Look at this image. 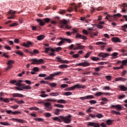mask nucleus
Returning a JSON list of instances; mask_svg holds the SVG:
<instances>
[{
    "label": "nucleus",
    "instance_id": "nucleus-42",
    "mask_svg": "<svg viewBox=\"0 0 127 127\" xmlns=\"http://www.w3.org/2000/svg\"><path fill=\"white\" fill-rule=\"evenodd\" d=\"M30 54H39V51L37 50H34L33 52H30Z\"/></svg>",
    "mask_w": 127,
    "mask_h": 127
},
{
    "label": "nucleus",
    "instance_id": "nucleus-20",
    "mask_svg": "<svg viewBox=\"0 0 127 127\" xmlns=\"http://www.w3.org/2000/svg\"><path fill=\"white\" fill-rule=\"evenodd\" d=\"M12 96L14 97V98H16L17 97L20 98H23V97H24V95L19 93H13L12 94Z\"/></svg>",
    "mask_w": 127,
    "mask_h": 127
},
{
    "label": "nucleus",
    "instance_id": "nucleus-10",
    "mask_svg": "<svg viewBox=\"0 0 127 127\" xmlns=\"http://www.w3.org/2000/svg\"><path fill=\"white\" fill-rule=\"evenodd\" d=\"M98 56H99V57H102V60H104V58H106L108 56H110V54L107 53H99L98 54Z\"/></svg>",
    "mask_w": 127,
    "mask_h": 127
},
{
    "label": "nucleus",
    "instance_id": "nucleus-31",
    "mask_svg": "<svg viewBox=\"0 0 127 127\" xmlns=\"http://www.w3.org/2000/svg\"><path fill=\"white\" fill-rule=\"evenodd\" d=\"M62 111H63V110L56 109L55 112V113H54V114L56 116H59V115H60V112H62Z\"/></svg>",
    "mask_w": 127,
    "mask_h": 127
},
{
    "label": "nucleus",
    "instance_id": "nucleus-52",
    "mask_svg": "<svg viewBox=\"0 0 127 127\" xmlns=\"http://www.w3.org/2000/svg\"><path fill=\"white\" fill-rule=\"evenodd\" d=\"M77 7H81V3H78V6H74V10L75 11H78Z\"/></svg>",
    "mask_w": 127,
    "mask_h": 127
},
{
    "label": "nucleus",
    "instance_id": "nucleus-8",
    "mask_svg": "<svg viewBox=\"0 0 127 127\" xmlns=\"http://www.w3.org/2000/svg\"><path fill=\"white\" fill-rule=\"evenodd\" d=\"M30 61H32V63L31 64V65H32V64L38 65L44 62V61L43 59L37 60L35 59H31Z\"/></svg>",
    "mask_w": 127,
    "mask_h": 127
},
{
    "label": "nucleus",
    "instance_id": "nucleus-56",
    "mask_svg": "<svg viewBox=\"0 0 127 127\" xmlns=\"http://www.w3.org/2000/svg\"><path fill=\"white\" fill-rule=\"evenodd\" d=\"M46 76H47L46 74L41 73L39 74V77L41 78H44V77H46Z\"/></svg>",
    "mask_w": 127,
    "mask_h": 127
},
{
    "label": "nucleus",
    "instance_id": "nucleus-11",
    "mask_svg": "<svg viewBox=\"0 0 127 127\" xmlns=\"http://www.w3.org/2000/svg\"><path fill=\"white\" fill-rule=\"evenodd\" d=\"M87 126L93 127H100V125H99L98 123H95L94 122H88Z\"/></svg>",
    "mask_w": 127,
    "mask_h": 127
},
{
    "label": "nucleus",
    "instance_id": "nucleus-58",
    "mask_svg": "<svg viewBox=\"0 0 127 127\" xmlns=\"http://www.w3.org/2000/svg\"><path fill=\"white\" fill-rule=\"evenodd\" d=\"M89 103L91 105H94V104H97V101L96 100H90Z\"/></svg>",
    "mask_w": 127,
    "mask_h": 127
},
{
    "label": "nucleus",
    "instance_id": "nucleus-3",
    "mask_svg": "<svg viewBox=\"0 0 127 127\" xmlns=\"http://www.w3.org/2000/svg\"><path fill=\"white\" fill-rule=\"evenodd\" d=\"M39 104H44L45 106L44 109L46 111L51 112V111H52V109H53V107H52V106L51 105V103H50L40 102H39Z\"/></svg>",
    "mask_w": 127,
    "mask_h": 127
},
{
    "label": "nucleus",
    "instance_id": "nucleus-18",
    "mask_svg": "<svg viewBox=\"0 0 127 127\" xmlns=\"http://www.w3.org/2000/svg\"><path fill=\"white\" fill-rule=\"evenodd\" d=\"M62 117V116H60L59 117H54L53 118L52 120L53 121L59 122V123H62V120H61V117Z\"/></svg>",
    "mask_w": 127,
    "mask_h": 127
},
{
    "label": "nucleus",
    "instance_id": "nucleus-12",
    "mask_svg": "<svg viewBox=\"0 0 127 127\" xmlns=\"http://www.w3.org/2000/svg\"><path fill=\"white\" fill-rule=\"evenodd\" d=\"M96 45H101L100 47L102 49V50H104V48L106 47L107 44L102 42H98L96 43Z\"/></svg>",
    "mask_w": 127,
    "mask_h": 127
},
{
    "label": "nucleus",
    "instance_id": "nucleus-17",
    "mask_svg": "<svg viewBox=\"0 0 127 127\" xmlns=\"http://www.w3.org/2000/svg\"><path fill=\"white\" fill-rule=\"evenodd\" d=\"M78 66H82L83 67H87L90 66V63L88 62L80 63L77 64Z\"/></svg>",
    "mask_w": 127,
    "mask_h": 127
},
{
    "label": "nucleus",
    "instance_id": "nucleus-47",
    "mask_svg": "<svg viewBox=\"0 0 127 127\" xmlns=\"http://www.w3.org/2000/svg\"><path fill=\"white\" fill-rule=\"evenodd\" d=\"M0 125H2V126H10V124L7 122H0Z\"/></svg>",
    "mask_w": 127,
    "mask_h": 127
},
{
    "label": "nucleus",
    "instance_id": "nucleus-34",
    "mask_svg": "<svg viewBox=\"0 0 127 127\" xmlns=\"http://www.w3.org/2000/svg\"><path fill=\"white\" fill-rule=\"evenodd\" d=\"M122 30L124 32H127V24H125L124 25L122 26Z\"/></svg>",
    "mask_w": 127,
    "mask_h": 127
},
{
    "label": "nucleus",
    "instance_id": "nucleus-24",
    "mask_svg": "<svg viewBox=\"0 0 127 127\" xmlns=\"http://www.w3.org/2000/svg\"><path fill=\"white\" fill-rule=\"evenodd\" d=\"M102 95H110V93H104L103 92H97L95 94V96L96 97H100V96H102Z\"/></svg>",
    "mask_w": 127,
    "mask_h": 127
},
{
    "label": "nucleus",
    "instance_id": "nucleus-2",
    "mask_svg": "<svg viewBox=\"0 0 127 127\" xmlns=\"http://www.w3.org/2000/svg\"><path fill=\"white\" fill-rule=\"evenodd\" d=\"M60 28H66V29H71L72 27L67 25V21L65 20H61L60 23Z\"/></svg>",
    "mask_w": 127,
    "mask_h": 127
},
{
    "label": "nucleus",
    "instance_id": "nucleus-13",
    "mask_svg": "<svg viewBox=\"0 0 127 127\" xmlns=\"http://www.w3.org/2000/svg\"><path fill=\"white\" fill-rule=\"evenodd\" d=\"M15 13V11L12 10H10L8 12V14H11V16L8 17V19L14 18V14Z\"/></svg>",
    "mask_w": 127,
    "mask_h": 127
},
{
    "label": "nucleus",
    "instance_id": "nucleus-41",
    "mask_svg": "<svg viewBox=\"0 0 127 127\" xmlns=\"http://www.w3.org/2000/svg\"><path fill=\"white\" fill-rule=\"evenodd\" d=\"M50 86L51 87V88H56V86H57V84H56V83H50Z\"/></svg>",
    "mask_w": 127,
    "mask_h": 127
},
{
    "label": "nucleus",
    "instance_id": "nucleus-30",
    "mask_svg": "<svg viewBox=\"0 0 127 127\" xmlns=\"http://www.w3.org/2000/svg\"><path fill=\"white\" fill-rule=\"evenodd\" d=\"M0 101H3L4 103H9L10 102L9 99L2 97H0Z\"/></svg>",
    "mask_w": 127,
    "mask_h": 127
},
{
    "label": "nucleus",
    "instance_id": "nucleus-9",
    "mask_svg": "<svg viewBox=\"0 0 127 127\" xmlns=\"http://www.w3.org/2000/svg\"><path fill=\"white\" fill-rule=\"evenodd\" d=\"M23 81L22 80H12L10 81V83L11 84H15V86H20V87H21V86H23L21 83H22Z\"/></svg>",
    "mask_w": 127,
    "mask_h": 127
},
{
    "label": "nucleus",
    "instance_id": "nucleus-45",
    "mask_svg": "<svg viewBox=\"0 0 127 127\" xmlns=\"http://www.w3.org/2000/svg\"><path fill=\"white\" fill-rule=\"evenodd\" d=\"M31 111H39V108L36 107H31L29 108Z\"/></svg>",
    "mask_w": 127,
    "mask_h": 127
},
{
    "label": "nucleus",
    "instance_id": "nucleus-6",
    "mask_svg": "<svg viewBox=\"0 0 127 127\" xmlns=\"http://www.w3.org/2000/svg\"><path fill=\"white\" fill-rule=\"evenodd\" d=\"M62 72H61V71H57L55 72L53 74H50V75L47 77H45L44 78V80H53V77L55 76H59V75H60V74H61Z\"/></svg>",
    "mask_w": 127,
    "mask_h": 127
},
{
    "label": "nucleus",
    "instance_id": "nucleus-16",
    "mask_svg": "<svg viewBox=\"0 0 127 127\" xmlns=\"http://www.w3.org/2000/svg\"><path fill=\"white\" fill-rule=\"evenodd\" d=\"M32 42L30 41L27 42L26 43H24L22 44V46H24V47H27V48H29V47H30V45H33Z\"/></svg>",
    "mask_w": 127,
    "mask_h": 127
},
{
    "label": "nucleus",
    "instance_id": "nucleus-5",
    "mask_svg": "<svg viewBox=\"0 0 127 127\" xmlns=\"http://www.w3.org/2000/svg\"><path fill=\"white\" fill-rule=\"evenodd\" d=\"M71 115H68L65 117L64 116H62L60 117V118L64 124H70L71 123Z\"/></svg>",
    "mask_w": 127,
    "mask_h": 127
},
{
    "label": "nucleus",
    "instance_id": "nucleus-29",
    "mask_svg": "<svg viewBox=\"0 0 127 127\" xmlns=\"http://www.w3.org/2000/svg\"><path fill=\"white\" fill-rule=\"evenodd\" d=\"M112 40L113 42H121V39L118 37H114L112 38Z\"/></svg>",
    "mask_w": 127,
    "mask_h": 127
},
{
    "label": "nucleus",
    "instance_id": "nucleus-54",
    "mask_svg": "<svg viewBox=\"0 0 127 127\" xmlns=\"http://www.w3.org/2000/svg\"><path fill=\"white\" fill-rule=\"evenodd\" d=\"M90 54H92V52L87 53L86 55L84 56V58H89Z\"/></svg>",
    "mask_w": 127,
    "mask_h": 127
},
{
    "label": "nucleus",
    "instance_id": "nucleus-62",
    "mask_svg": "<svg viewBox=\"0 0 127 127\" xmlns=\"http://www.w3.org/2000/svg\"><path fill=\"white\" fill-rule=\"evenodd\" d=\"M43 20L44 21H45V22H46L47 23L50 21V19L49 18H44L43 19Z\"/></svg>",
    "mask_w": 127,
    "mask_h": 127
},
{
    "label": "nucleus",
    "instance_id": "nucleus-39",
    "mask_svg": "<svg viewBox=\"0 0 127 127\" xmlns=\"http://www.w3.org/2000/svg\"><path fill=\"white\" fill-rule=\"evenodd\" d=\"M15 53L16 54H17L18 55H19L20 56H23L24 54L22 52H21L20 51H17L15 52Z\"/></svg>",
    "mask_w": 127,
    "mask_h": 127
},
{
    "label": "nucleus",
    "instance_id": "nucleus-15",
    "mask_svg": "<svg viewBox=\"0 0 127 127\" xmlns=\"http://www.w3.org/2000/svg\"><path fill=\"white\" fill-rule=\"evenodd\" d=\"M36 21L39 23V25L41 26H44L45 25V22H44L43 19H37Z\"/></svg>",
    "mask_w": 127,
    "mask_h": 127
},
{
    "label": "nucleus",
    "instance_id": "nucleus-1",
    "mask_svg": "<svg viewBox=\"0 0 127 127\" xmlns=\"http://www.w3.org/2000/svg\"><path fill=\"white\" fill-rule=\"evenodd\" d=\"M85 88H86L85 85L78 84L70 87H68L65 89V91H73V90H75V89H85Z\"/></svg>",
    "mask_w": 127,
    "mask_h": 127
},
{
    "label": "nucleus",
    "instance_id": "nucleus-23",
    "mask_svg": "<svg viewBox=\"0 0 127 127\" xmlns=\"http://www.w3.org/2000/svg\"><path fill=\"white\" fill-rule=\"evenodd\" d=\"M23 86L21 87L22 89L24 90H31V86L30 85H26L25 84H22Z\"/></svg>",
    "mask_w": 127,
    "mask_h": 127
},
{
    "label": "nucleus",
    "instance_id": "nucleus-27",
    "mask_svg": "<svg viewBox=\"0 0 127 127\" xmlns=\"http://www.w3.org/2000/svg\"><path fill=\"white\" fill-rule=\"evenodd\" d=\"M119 88L121 89V91H123V92H126V91H127V87H125L124 85H120L119 86Z\"/></svg>",
    "mask_w": 127,
    "mask_h": 127
},
{
    "label": "nucleus",
    "instance_id": "nucleus-46",
    "mask_svg": "<svg viewBox=\"0 0 127 127\" xmlns=\"http://www.w3.org/2000/svg\"><path fill=\"white\" fill-rule=\"evenodd\" d=\"M34 120L36 122H43V121H44L42 118H34Z\"/></svg>",
    "mask_w": 127,
    "mask_h": 127
},
{
    "label": "nucleus",
    "instance_id": "nucleus-57",
    "mask_svg": "<svg viewBox=\"0 0 127 127\" xmlns=\"http://www.w3.org/2000/svg\"><path fill=\"white\" fill-rule=\"evenodd\" d=\"M72 92H65L64 93V95H65V96H71V95H72Z\"/></svg>",
    "mask_w": 127,
    "mask_h": 127
},
{
    "label": "nucleus",
    "instance_id": "nucleus-49",
    "mask_svg": "<svg viewBox=\"0 0 127 127\" xmlns=\"http://www.w3.org/2000/svg\"><path fill=\"white\" fill-rule=\"evenodd\" d=\"M55 107H57V108H64V105L61 104H55Z\"/></svg>",
    "mask_w": 127,
    "mask_h": 127
},
{
    "label": "nucleus",
    "instance_id": "nucleus-37",
    "mask_svg": "<svg viewBox=\"0 0 127 127\" xmlns=\"http://www.w3.org/2000/svg\"><path fill=\"white\" fill-rule=\"evenodd\" d=\"M90 36L92 38L95 37V36H98V33L96 32V33H90Z\"/></svg>",
    "mask_w": 127,
    "mask_h": 127
},
{
    "label": "nucleus",
    "instance_id": "nucleus-21",
    "mask_svg": "<svg viewBox=\"0 0 127 127\" xmlns=\"http://www.w3.org/2000/svg\"><path fill=\"white\" fill-rule=\"evenodd\" d=\"M115 81L116 82H118L119 81H122V82H125V81H127V78H123V77H118V78H115Z\"/></svg>",
    "mask_w": 127,
    "mask_h": 127
},
{
    "label": "nucleus",
    "instance_id": "nucleus-63",
    "mask_svg": "<svg viewBox=\"0 0 127 127\" xmlns=\"http://www.w3.org/2000/svg\"><path fill=\"white\" fill-rule=\"evenodd\" d=\"M60 14H64V13H66V10H61L60 11Z\"/></svg>",
    "mask_w": 127,
    "mask_h": 127
},
{
    "label": "nucleus",
    "instance_id": "nucleus-14",
    "mask_svg": "<svg viewBox=\"0 0 127 127\" xmlns=\"http://www.w3.org/2000/svg\"><path fill=\"white\" fill-rule=\"evenodd\" d=\"M12 121H13V122H16V123H20V124H24L25 121L22 119H17L15 118H12L11 119Z\"/></svg>",
    "mask_w": 127,
    "mask_h": 127
},
{
    "label": "nucleus",
    "instance_id": "nucleus-28",
    "mask_svg": "<svg viewBox=\"0 0 127 127\" xmlns=\"http://www.w3.org/2000/svg\"><path fill=\"white\" fill-rule=\"evenodd\" d=\"M111 108H116L119 111H121V110H122V106L119 104L117 105H112L111 106Z\"/></svg>",
    "mask_w": 127,
    "mask_h": 127
},
{
    "label": "nucleus",
    "instance_id": "nucleus-43",
    "mask_svg": "<svg viewBox=\"0 0 127 127\" xmlns=\"http://www.w3.org/2000/svg\"><path fill=\"white\" fill-rule=\"evenodd\" d=\"M118 55H119V53H114L112 54V59H116V58H117V56H118Z\"/></svg>",
    "mask_w": 127,
    "mask_h": 127
},
{
    "label": "nucleus",
    "instance_id": "nucleus-44",
    "mask_svg": "<svg viewBox=\"0 0 127 127\" xmlns=\"http://www.w3.org/2000/svg\"><path fill=\"white\" fill-rule=\"evenodd\" d=\"M23 85L20 86H18V87H15L17 91H23V88H21V87H23Z\"/></svg>",
    "mask_w": 127,
    "mask_h": 127
},
{
    "label": "nucleus",
    "instance_id": "nucleus-25",
    "mask_svg": "<svg viewBox=\"0 0 127 127\" xmlns=\"http://www.w3.org/2000/svg\"><path fill=\"white\" fill-rule=\"evenodd\" d=\"M59 39H60L61 41L58 43V45L59 46H61V45H62L63 44V43H64L65 42V41L64 40V38H59Z\"/></svg>",
    "mask_w": 127,
    "mask_h": 127
},
{
    "label": "nucleus",
    "instance_id": "nucleus-7",
    "mask_svg": "<svg viewBox=\"0 0 127 127\" xmlns=\"http://www.w3.org/2000/svg\"><path fill=\"white\" fill-rule=\"evenodd\" d=\"M45 53H48L49 51H51L52 53L49 54V56H52V57H54V56H55V54L54 53V52H55V50L54 49H52L51 47H49L45 48Z\"/></svg>",
    "mask_w": 127,
    "mask_h": 127
},
{
    "label": "nucleus",
    "instance_id": "nucleus-35",
    "mask_svg": "<svg viewBox=\"0 0 127 127\" xmlns=\"http://www.w3.org/2000/svg\"><path fill=\"white\" fill-rule=\"evenodd\" d=\"M50 96L53 97H57V96H59V93L58 92H53L52 93H50Z\"/></svg>",
    "mask_w": 127,
    "mask_h": 127
},
{
    "label": "nucleus",
    "instance_id": "nucleus-53",
    "mask_svg": "<svg viewBox=\"0 0 127 127\" xmlns=\"http://www.w3.org/2000/svg\"><path fill=\"white\" fill-rule=\"evenodd\" d=\"M64 42L66 41V42H67V43H72V40H71V39H65L64 38Z\"/></svg>",
    "mask_w": 127,
    "mask_h": 127
},
{
    "label": "nucleus",
    "instance_id": "nucleus-55",
    "mask_svg": "<svg viewBox=\"0 0 127 127\" xmlns=\"http://www.w3.org/2000/svg\"><path fill=\"white\" fill-rule=\"evenodd\" d=\"M21 115V112L19 111H14L12 112V115Z\"/></svg>",
    "mask_w": 127,
    "mask_h": 127
},
{
    "label": "nucleus",
    "instance_id": "nucleus-26",
    "mask_svg": "<svg viewBox=\"0 0 127 127\" xmlns=\"http://www.w3.org/2000/svg\"><path fill=\"white\" fill-rule=\"evenodd\" d=\"M45 38V36L44 35H41L37 37V39L41 41V40H43Z\"/></svg>",
    "mask_w": 127,
    "mask_h": 127
},
{
    "label": "nucleus",
    "instance_id": "nucleus-38",
    "mask_svg": "<svg viewBox=\"0 0 127 127\" xmlns=\"http://www.w3.org/2000/svg\"><path fill=\"white\" fill-rule=\"evenodd\" d=\"M68 67H69V66H68L66 64H62L59 66V68H60V69H63L64 68H68Z\"/></svg>",
    "mask_w": 127,
    "mask_h": 127
},
{
    "label": "nucleus",
    "instance_id": "nucleus-48",
    "mask_svg": "<svg viewBox=\"0 0 127 127\" xmlns=\"http://www.w3.org/2000/svg\"><path fill=\"white\" fill-rule=\"evenodd\" d=\"M111 113L112 114H115V115H119V116L121 115V113L119 112H117L115 110H112L111 111Z\"/></svg>",
    "mask_w": 127,
    "mask_h": 127
},
{
    "label": "nucleus",
    "instance_id": "nucleus-4",
    "mask_svg": "<svg viewBox=\"0 0 127 127\" xmlns=\"http://www.w3.org/2000/svg\"><path fill=\"white\" fill-rule=\"evenodd\" d=\"M105 14L107 15L105 18V19H107L109 21H110V19H112V18H114V19H117V17H120V16H122V14H121V13L115 14L113 16L108 14V13L107 12H105Z\"/></svg>",
    "mask_w": 127,
    "mask_h": 127
},
{
    "label": "nucleus",
    "instance_id": "nucleus-22",
    "mask_svg": "<svg viewBox=\"0 0 127 127\" xmlns=\"http://www.w3.org/2000/svg\"><path fill=\"white\" fill-rule=\"evenodd\" d=\"M12 64H14V61L13 60L8 61L7 63V65L9 67H11V68L13 67V66H12Z\"/></svg>",
    "mask_w": 127,
    "mask_h": 127
},
{
    "label": "nucleus",
    "instance_id": "nucleus-33",
    "mask_svg": "<svg viewBox=\"0 0 127 127\" xmlns=\"http://www.w3.org/2000/svg\"><path fill=\"white\" fill-rule=\"evenodd\" d=\"M57 103H58V104H66V100L63 99L58 100L57 101Z\"/></svg>",
    "mask_w": 127,
    "mask_h": 127
},
{
    "label": "nucleus",
    "instance_id": "nucleus-64",
    "mask_svg": "<svg viewBox=\"0 0 127 127\" xmlns=\"http://www.w3.org/2000/svg\"><path fill=\"white\" fill-rule=\"evenodd\" d=\"M122 63L123 65H126L127 64V59L125 60H123L122 61Z\"/></svg>",
    "mask_w": 127,
    "mask_h": 127
},
{
    "label": "nucleus",
    "instance_id": "nucleus-50",
    "mask_svg": "<svg viewBox=\"0 0 127 127\" xmlns=\"http://www.w3.org/2000/svg\"><path fill=\"white\" fill-rule=\"evenodd\" d=\"M124 98H126V95H119L118 97V99H119V100H123Z\"/></svg>",
    "mask_w": 127,
    "mask_h": 127
},
{
    "label": "nucleus",
    "instance_id": "nucleus-19",
    "mask_svg": "<svg viewBox=\"0 0 127 127\" xmlns=\"http://www.w3.org/2000/svg\"><path fill=\"white\" fill-rule=\"evenodd\" d=\"M76 38H81V39H83V40H86L87 38L85 36L81 35V34L78 33L76 36Z\"/></svg>",
    "mask_w": 127,
    "mask_h": 127
},
{
    "label": "nucleus",
    "instance_id": "nucleus-36",
    "mask_svg": "<svg viewBox=\"0 0 127 127\" xmlns=\"http://www.w3.org/2000/svg\"><path fill=\"white\" fill-rule=\"evenodd\" d=\"M90 59L92 61H99L100 60V58H97L96 57H91Z\"/></svg>",
    "mask_w": 127,
    "mask_h": 127
},
{
    "label": "nucleus",
    "instance_id": "nucleus-40",
    "mask_svg": "<svg viewBox=\"0 0 127 127\" xmlns=\"http://www.w3.org/2000/svg\"><path fill=\"white\" fill-rule=\"evenodd\" d=\"M86 100H91L92 99H95V97L93 95H88L86 96Z\"/></svg>",
    "mask_w": 127,
    "mask_h": 127
},
{
    "label": "nucleus",
    "instance_id": "nucleus-32",
    "mask_svg": "<svg viewBox=\"0 0 127 127\" xmlns=\"http://www.w3.org/2000/svg\"><path fill=\"white\" fill-rule=\"evenodd\" d=\"M104 68V66H100L99 67H94V70L96 72H99V71H101V69Z\"/></svg>",
    "mask_w": 127,
    "mask_h": 127
},
{
    "label": "nucleus",
    "instance_id": "nucleus-59",
    "mask_svg": "<svg viewBox=\"0 0 127 127\" xmlns=\"http://www.w3.org/2000/svg\"><path fill=\"white\" fill-rule=\"evenodd\" d=\"M112 120H108L106 121V124L107 125H108V126H111V125H112Z\"/></svg>",
    "mask_w": 127,
    "mask_h": 127
},
{
    "label": "nucleus",
    "instance_id": "nucleus-51",
    "mask_svg": "<svg viewBox=\"0 0 127 127\" xmlns=\"http://www.w3.org/2000/svg\"><path fill=\"white\" fill-rule=\"evenodd\" d=\"M103 117H104V116L103 115H102L101 114H98L96 116V117L98 118V119H102V118H103Z\"/></svg>",
    "mask_w": 127,
    "mask_h": 127
},
{
    "label": "nucleus",
    "instance_id": "nucleus-60",
    "mask_svg": "<svg viewBox=\"0 0 127 127\" xmlns=\"http://www.w3.org/2000/svg\"><path fill=\"white\" fill-rule=\"evenodd\" d=\"M105 78H106L107 80H108V81H111V80H112V76H106Z\"/></svg>",
    "mask_w": 127,
    "mask_h": 127
},
{
    "label": "nucleus",
    "instance_id": "nucleus-61",
    "mask_svg": "<svg viewBox=\"0 0 127 127\" xmlns=\"http://www.w3.org/2000/svg\"><path fill=\"white\" fill-rule=\"evenodd\" d=\"M33 71H34V72H38L39 68L38 67H35L33 68Z\"/></svg>",
    "mask_w": 127,
    "mask_h": 127
}]
</instances>
